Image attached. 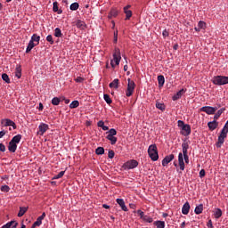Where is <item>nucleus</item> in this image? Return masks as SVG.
<instances>
[{
    "instance_id": "nucleus-1",
    "label": "nucleus",
    "mask_w": 228,
    "mask_h": 228,
    "mask_svg": "<svg viewBox=\"0 0 228 228\" xmlns=\"http://www.w3.org/2000/svg\"><path fill=\"white\" fill-rule=\"evenodd\" d=\"M20 140H22L21 134H17L12 137L8 145L9 152H15L17 151V143H20Z\"/></svg>"
},
{
    "instance_id": "nucleus-2",
    "label": "nucleus",
    "mask_w": 228,
    "mask_h": 228,
    "mask_svg": "<svg viewBox=\"0 0 228 228\" xmlns=\"http://www.w3.org/2000/svg\"><path fill=\"white\" fill-rule=\"evenodd\" d=\"M148 154L151 161H158V159H159V155L158 154V146H156V144H151L149 146Z\"/></svg>"
},
{
    "instance_id": "nucleus-3",
    "label": "nucleus",
    "mask_w": 228,
    "mask_h": 228,
    "mask_svg": "<svg viewBox=\"0 0 228 228\" xmlns=\"http://www.w3.org/2000/svg\"><path fill=\"white\" fill-rule=\"evenodd\" d=\"M178 126H182L181 134L183 136H190L191 134V126L188 124H184V121L178 120Z\"/></svg>"
},
{
    "instance_id": "nucleus-4",
    "label": "nucleus",
    "mask_w": 228,
    "mask_h": 228,
    "mask_svg": "<svg viewBox=\"0 0 228 228\" xmlns=\"http://www.w3.org/2000/svg\"><path fill=\"white\" fill-rule=\"evenodd\" d=\"M227 133H228V130L225 128H223L221 130V134L218 136V142H216L217 149H220V147L224 145V142H225V138H227Z\"/></svg>"
},
{
    "instance_id": "nucleus-5",
    "label": "nucleus",
    "mask_w": 228,
    "mask_h": 228,
    "mask_svg": "<svg viewBox=\"0 0 228 228\" xmlns=\"http://www.w3.org/2000/svg\"><path fill=\"white\" fill-rule=\"evenodd\" d=\"M127 89L126 92V97H131L133 95V93L134 92V87L136 86V84H134V81H133L131 78L127 79Z\"/></svg>"
},
{
    "instance_id": "nucleus-6",
    "label": "nucleus",
    "mask_w": 228,
    "mask_h": 228,
    "mask_svg": "<svg viewBox=\"0 0 228 228\" xmlns=\"http://www.w3.org/2000/svg\"><path fill=\"white\" fill-rule=\"evenodd\" d=\"M138 167V162L134 159H131L123 164V170H133V168H136Z\"/></svg>"
},
{
    "instance_id": "nucleus-7",
    "label": "nucleus",
    "mask_w": 228,
    "mask_h": 228,
    "mask_svg": "<svg viewBox=\"0 0 228 228\" xmlns=\"http://www.w3.org/2000/svg\"><path fill=\"white\" fill-rule=\"evenodd\" d=\"M214 85H228V77L216 76L213 78Z\"/></svg>"
},
{
    "instance_id": "nucleus-8",
    "label": "nucleus",
    "mask_w": 228,
    "mask_h": 228,
    "mask_svg": "<svg viewBox=\"0 0 228 228\" xmlns=\"http://www.w3.org/2000/svg\"><path fill=\"white\" fill-rule=\"evenodd\" d=\"M218 110L216 107L205 106L200 108V111L207 113V115H215V112Z\"/></svg>"
},
{
    "instance_id": "nucleus-9",
    "label": "nucleus",
    "mask_w": 228,
    "mask_h": 228,
    "mask_svg": "<svg viewBox=\"0 0 228 228\" xmlns=\"http://www.w3.org/2000/svg\"><path fill=\"white\" fill-rule=\"evenodd\" d=\"M1 124H3L4 127L11 126L12 127V129H17V125L15 124V122H13V120L10 118L2 119Z\"/></svg>"
},
{
    "instance_id": "nucleus-10",
    "label": "nucleus",
    "mask_w": 228,
    "mask_h": 228,
    "mask_svg": "<svg viewBox=\"0 0 228 228\" xmlns=\"http://www.w3.org/2000/svg\"><path fill=\"white\" fill-rule=\"evenodd\" d=\"M113 60L116 65H120V60H122V57L120 56V49L115 48V52L113 53Z\"/></svg>"
},
{
    "instance_id": "nucleus-11",
    "label": "nucleus",
    "mask_w": 228,
    "mask_h": 228,
    "mask_svg": "<svg viewBox=\"0 0 228 228\" xmlns=\"http://www.w3.org/2000/svg\"><path fill=\"white\" fill-rule=\"evenodd\" d=\"M39 131L37 132V134H39L40 136H44V134L46 131H49V125L45 124V123H41L38 126Z\"/></svg>"
},
{
    "instance_id": "nucleus-12",
    "label": "nucleus",
    "mask_w": 228,
    "mask_h": 228,
    "mask_svg": "<svg viewBox=\"0 0 228 228\" xmlns=\"http://www.w3.org/2000/svg\"><path fill=\"white\" fill-rule=\"evenodd\" d=\"M44 218H45V212H43V214L37 218L36 222H34L31 228L40 227L42 225V220H44Z\"/></svg>"
},
{
    "instance_id": "nucleus-13",
    "label": "nucleus",
    "mask_w": 228,
    "mask_h": 228,
    "mask_svg": "<svg viewBox=\"0 0 228 228\" xmlns=\"http://www.w3.org/2000/svg\"><path fill=\"white\" fill-rule=\"evenodd\" d=\"M178 165H179V168L180 170H184L185 166H184V155L183 153H179L178 154Z\"/></svg>"
},
{
    "instance_id": "nucleus-14",
    "label": "nucleus",
    "mask_w": 228,
    "mask_h": 228,
    "mask_svg": "<svg viewBox=\"0 0 228 228\" xmlns=\"http://www.w3.org/2000/svg\"><path fill=\"white\" fill-rule=\"evenodd\" d=\"M174 154L167 155L162 160V167H167L170 161H173Z\"/></svg>"
},
{
    "instance_id": "nucleus-15",
    "label": "nucleus",
    "mask_w": 228,
    "mask_h": 228,
    "mask_svg": "<svg viewBox=\"0 0 228 228\" xmlns=\"http://www.w3.org/2000/svg\"><path fill=\"white\" fill-rule=\"evenodd\" d=\"M186 93V90L184 89H181L180 91H178L173 97L172 100L173 101H179V99H181V97H183V95Z\"/></svg>"
},
{
    "instance_id": "nucleus-16",
    "label": "nucleus",
    "mask_w": 228,
    "mask_h": 228,
    "mask_svg": "<svg viewBox=\"0 0 228 228\" xmlns=\"http://www.w3.org/2000/svg\"><path fill=\"white\" fill-rule=\"evenodd\" d=\"M208 126L210 131H215V129L218 127V122L216 121V119H214L213 121L208 122Z\"/></svg>"
},
{
    "instance_id": "nucleus-17",
    "label": "nucleus",
    "mask_w": 228,
    "mask_h": 228,
    "mask_svg": "<svg viewBox=\"0 0 228 228\" xmlns=\"http://www.w3.org/2000/svg\"><path fill=\"white\" fill-rule=\"evenodd\" d=\"M116 202H117V204H118V206H120V208L123 211H127V207L126 206V201H124V200L117 199Z\"/></svg>"
},
{
    "instance_id": "nucleus-18",
    "label": "nucleus",
    "mask_w": 228,
    "mask_h": 228,
    "mask_svg": "<svg viewBox=\"0 0 228 228\" xmlns=\"http://www.w3.org/2000/svg\"><path fill=\"white\" fill-rule=\"evenodd\" d=\"M17 225H19V223H17V221H11L6 224L3 225L1 228H17Z\"/></svg>"
},
{
    "instance_id": "nucleus-19",
    "label": "nucleus",
    "mask_w": 228,
    "mask_h": 228,
    "mask_svg": "<svg viewBox=\"0 0 228 228\" xmlns=\"http://www.w3.org/2000/svg\"><path fill=\"white\" fill-rule=\"evenodd\" d=\"M182 213L183 215H188L190 213V203L185 202L182 208Z\"/></svg>"
},
{
    "instance_id": "nucleus-20",
    "label": "nucleus",
    "mask_w": 228,
    "mask_h": 228,
    "mask_svg": "<svg viewBox=\"0 0 228 228\" xmlns=\"http://www.w3.org/2000/svg\"><path fill=\"white\" fill-rule=\"evenodd\" d=\"M188 149H190V144L186 142L182 143V151H183V155L188 154Z\"/></svg>"
},
{
    "instance_id": "nucleus-21",
    "label": "nucleus",
    "mask_w": 228,
    "mask_h": 228,
    "mask_svg": "<svg viewBox=\"0 0 228 228\" xmlns=\"http://www.w3.org/2000/svg\"><path fill=\"white\" fill-rule=\"evenodd\" d=\"M76 26L78 28V29H86V23L81 20L77 21Z\"/></svg>"
},
{
    "instance_id": "nucleus-22",
    "label": "nucleus",
    "mask_w": 228,
    "mask_h": 228,
    "mask_svg": "<svg viewBox=\"0 0 228 228\" xmlns=\"http://www.w3.org/2000/svg\"><path fill=\"white\" fill-rule=\"evenodd\" d=\"M118 10L113 8L110 10L108 15V19H113V17H118Z\"/></svg>"
},
{
    "instance_id": "nucleus-23",
    "label": "nucleus",
    "mask_w": 228,
    "mask_h": 228,
    "mask_svg": "<svg viewBox=\"0 0 228 228\" xmlns=\"http://www.w3.org/2000/svg\"><path fill=\"white\" fill-rule=\"evenodd\" d=\"M155 106L158 110H160V111H165V110H167V106L165 105V103L159 102H156Z\"/></svg>"
},
{
    "instance_id": "nucleus-24",
    "label": "nucleus",
    "mask_w": 228,
    "mask_h": 228,
    "mask_svg": "<svg viewBox=\"0 0 228 228\" xmlns=\"http://www.w3.org/2000/svg\"><path fill=\"white\" fill-rule=\"evenodd\" d=\"M202 211H204V205H202V204L198 205L194 209V213L196 215H200V213H202Z\"/></svg>"
},
{
    "instance_id": "nucleus-25",
    "label": "nucleus",
    "mask_w": 228,
    "mask_h": 228,
    "mask_svg": "<svg viewBox=\"0 0 228 228\" xmlns=\"http://www.w3.org/2000/svg\"><path fill=\"white\" fill-rule=\"evenodd\" d=\"M28 211V207H20V211L18 213V216L20 218V216H24L26 212Z\"/></svg>"
},
{
    "instance_id": "nucleus-26",
    "label": "nucleus",
    "mask_w": 228,
    "mask_h": 228,
    "mask_svg": "<svg viewBox=\"0 0 228 228\" xmlns=\"http://www.w3.org/2000/svg\"><path fill=\"white\" fill-rule=\"evenodd\" d=\"M224 111H225V108H222L219 110H217V112L214 116V120H218V118H220V116L222 115V113H224Z\"/></svg>"
},
{
    "instance_id": "nucleus-27",
    "label": "nucleus",
    "mask_w": 228,
    "mask_h": 228,
    "mask_svg": "<svg viewBox=\"0 0 228 228\" xmlns=\"http://www.w3.org/2000/svg\"><path fill=\"white\" fill-rule=\"evenodd\" d=\"M106 139L110 141L111 145H115V143H117V137H115V135H107Z\"/></svg>"
},
{
    "instance_id": "nucleus-28",
    "label": "nucleus",
    "mask_w": 228,
    "mask_h": 228,
    "mask_svg": "<svg viewBox=\"0 0 228 228\" xmlns=\"http://www.w3.org/2000/svg\"><path fill=\"white\" fill-rule=\"evenodd\" d=\"M15 76L16 77H18V79H20V77H22V69H20V66L17 67L15 69Z\"/></svg>"
},
{
    "instance_id": "nucleus-29",
    "label": "nucleus",
    "mask_w": 228,
    "mask_h": 228,
    "mask_svg": "<svg viewBox=\"0 0 228 228\" xmlns=\"http://www.w3.org/2000/svg\"><path fill=\"white\" fill-rule=\"evenodd\" d=\"M110 88H118V78L114 79L110 85Z\"/></svg>"
},
{
    "instance_id": "nucleus-30",
    "label": "nucleus",
    "mask_w": 228,
    "mask_h": 228,
    "mask_svg": "<svg viewBox=\"0 0 228 228\" xmlns=\"http://www.w3.org/2000/svg\"><path fill=\"white\" fill-rule=\"evenodd\" d=\"M214 216L218 220L222 216V209L220 208H216L214 211Z\"/></svg>"
},
{
    "instance_id": "nucleus-31",
    "label": "nucleus",
    "mask_w": 228,
    "mask_h": 228,
    "mask_svg": "<svg viewBox=\"0 0 228 228\" xmlns=\"http://www.w3.org/2000/svg\"><path fill=\"white\" fill-rule=\"evenodd\" d=\"M153 225H156L157 228H165V222L164 221H155Z\"/></svg>"
},
{
    "instance_id": "nucleus-32",
    "label": "nucleus",
    "mask_w": 228,
    "mask_h": 228,
    "mask_svg": "<svg viewBox=\"0 0 228 228\" xmlns=\"http://www.w3.org/2000/svg\"><path fill=\"white\" fill-rule=\"evenodd\" d=\"M35 45H35V43H33V41H29L28 45L27 46V49H26V53H31V50L33 49V47H35Z\"/></svg>"
},
{
    "instance_id": "nucleus-33",
    "label": "nucleus",
    "mask_w": 228,
    "mask_h": 228,
    "mask_svg": "<svg viewBox=\"0 0 228 228\" xmlns=\"http://www.w3.org/2000/svg\"><path fill=\"white\" fill-rule=\"evenodd\" d=\"M30 42L40 44V36L37 34L32 35Z\"/></svg>"
},
{
    "instance_id": "nucleus-34",
    "label": "nucleus",
    "mask_w": 228,
    "mask_h": 228,
    "mask_svg": "<svg viewBox=\"0 0 228 228\" xmlns=\"http://www.w3.org/2000/svg\"><path fill=\"white\" fill-rule=\"evenodd\" d=\"M124 12L126 13V20H129L133 17V12L131 10H124Z\"/></svg>"
},
{
    "instance_id": "nucleus-35",
    "label": "nucleus",
    "mask_w": 228,
    "mask_h": 228,
    "mask_svg": "<svg viewBox=\"0 0 228 228\" xmlns=\"http://www.w3.org/2000/svg\"><path fill=\"white\" fill-rule=\"evenodd\" d=\"M159 86H163L165 85V77L163 75L158 76Z\"/></svg>"
},
{
    "instance_id": "nucleus-36",
    "label": "nucleus",
    "mask_w": 228,
    "mask_h": 228,
    "mask_svg": "<svg viewBox=\"0 0 228 228\" xmlns=\"http://www.w3.org/2000/svg\"><path fill=\"white\" fill-rule=\"evenodd\" d=\"M53 12H56L59 15L63 12V11L58 9V2H53Z\"/></svg>"
},
{
    "instance_id": "nucleus-37",
    "label": "nucleus",
    "mask_w": 228,
    "mask_h": 228,
    "mask_svg": "<svg viewBox=\"0 0 228 228\" xmlns=\"http://www.w3.org/2000/svg\"><path fill=\"white\" fill-rule=\"evenodd\" d=\"M60 102H61V100L60 98H58V97H53L52 99V104L53 106H58L60 104Z\"/></svg>"
},
{
    "instance_id": "nucleus-38",
    "label": "nucleus",
    "mask_w": 228,
    "mask_h": 228,
    "mask_svg": "<svg viewBox=\"0 0 228 228\" xmlns=\"http://www.w3.org/2000/svg\"><path fill=\"white\" fill-rule=\"evenodd\" d=\"M78 107H79V102H78V101H73V102L69 104L70 110H74L75 108H78Z\"/></svg>"
},
{
    "instance_id": "nucleus-39",
    "label": "nucleus",
    "mask_w": 228,
    "mask_h": 228,
    "mask_svg": "<svg viewBox=\"0 0 228 228\" xmlns=\"http://www.w3.org/2000/svg\"><path fill=\"white\" fill-rule=\"evenodd\" d=\"M63 34H61V29H60V28H56L54 30V37H56L57 38H60L62 37Z\"/></svg>"
},
{
    "instance_id": "nucleus-40",
    "label": "nucleus",
    "mask_w": 228,
    "mask_h": 228,
    "mask_svg": "<svg viewBox=\"0 0 228 228\" xmlns=\"http://www.w3.org/2000/svg\"><path fill=\"white\" fill-rule=\"evenodd\" d=\"M95 154H97L98 156H102V154H104V148L103 147H98L95 150Z\"/></svg>"
},
{
    "instance_id": "nucleus-41",
    "label": "nucleus",
    "mask_w": 228,
    "mask_h": 228,
    "mask_svg": "<svg viewBox=\"0 0 228 228\" xmlns=\"http://www.w3.org/2000/svg\"><path fill=\"white\" fill-rule=\"evenodd\" d=\"M103 99L105 102H107V104H111V102H113V101L110 97V94H103Z\"/></svg>"
},
{
    "instance_id": "nucleus-42",
    "label": "nucleus",
    "mask_w": 228,
    "mask_h": 228,
    "mask_svg": "<svg viewBox=\"0 0 228 228\" xmlns=\"http://www.w3.org/2000/svg\"><path fill=\"white\" fill-rule=\"evenodd\" d=\"M69 8L72 12H76V10H77L79 8V4L78 3H73V4H70Z\"/></svg>"
},
{
    "instance_id": "nucleus-43",
    "label": "nucleus",
    "mask_w": 228,
    "mask_h": 228,
    "mask_svg": "<svg viewBox=\"0 0 228 228\" xmlns=\"http://www.w3.org/2000/svg\"><path fill=\"white\" fill-rule=\"evenodd\" d=\"M107 136H117V130L115 128H111L107 132Z\"/></svg>"
},
{
    "instance_id": "nucleus-44",
    "label": "nucleus",
    "mask_w": 228,
    "mask_h": 228,
    "mask_svg": "<svg viewBox=\"0 0 228 228\" xmlns=\"http://www.w3.org/2000/svg\"><path fill=\"white\" fill-rule=\"evenodd\" d=\"M2 79L3 81H5L8 85H10V77H8V74L3 73Z\"/></svg>"
},
{
    "instance_id": "nucleus-45",
    "label": "nucleus",
    "mask_w": 228,
    "mask_h": 228,
    "mask_svg": "<svg viewBox=\"0 0 228 228\" xmlns=\"http://www.w3.org/2000/svg\"><path fill=\"white\" fill-rule=\"evenodd\" d=\"M143 222H147L148 224H152L154 222V219L149 216H144L142 218Z\"/></svg>"
},
{
    "instance_id": "nucleus-46",
    "label": "nucleus",
    "mask_w": 228,
    "mask_h": 228,
    "mask_svg": "<svg viewBox=\"0 0 228 228\" xmlns=\"http://www.w3.org/2000/svg\"><path fill=\"white\" fill-rule=\"evenodd\" d=\"M65 175V171H61L58 175H55L53 179H61V176Z\"/></svg>"
},
{
    "instance_id": "nucleus-47",
    "label": "nucleus",
    "mask_w": 228,
    "mask_h": 228,
    "mask_svg": "<svg viewBox=\"0 0 228 228\" xmlns=\"http://www.w3.org/2000/svg\"><path fill=\"white\" fill-rule=\"evenodd\" d=\"M198 27L200 28V29H206V22L202 20L199 21Z\"/></svg>"
},
{
    "instance_id": "nucleus-48",
    "label": "nucleus",
    "mask_w": 228,
    "mask_h": 228,
    "mask_svg": "<svg viewBox=\"0 0 228 228\" xmlns=\"http://www.w3.org/2000/svg\"><path fill=\"white\" fill-rule=\"evenodd\" d=\"M108 158L110 159H113L115 158V151H113V150H110L109 153H108Z\"/></svg>"
},
{
    "instance_id": "nucleus-49",
    "label": "nucleus",
    "mask_w": 228,
    "mask_h": 228,
    "mask_svg": "<svg viewBox=\"0 0 228 228\" xmlns=\"http://www.w3.org/2000/svg\"><path fill=\"white\" fill-rule=\"evenodd\" d=\"M1 191H5L6 193H8V191H10V186L8 185H3L1 187Z\"/></svg>"
},
{
    "instance_id": "nucleus-50",
    "label": "nucleus",
    "mask_w": 228,
    "mask_h": 228,
    "mask_svg": "<svg viewBox=\"0 0 228 228\" xmlns=\"http://www.w3.org/2000/svg\"><path fill=\"white\" fill-rule=\"evenodd\" d=\"M46 40L49 42V44H51V45H53V44H54V40H53V36L52 35H48L46 37Z\"/></svg>"
},
{
    "instance_id": "nucleus-51",
    "label": "nucleus",
    "mask_w": 228,
    "mask_h": 228,
    "mask_svg": "<svg viewBox=\"0 0 228 228\" xmlns=\"http://www.w3.org/2000/svg\"><path fill=\"white\" fill-rule=\"evenodd\" d=\"M137 215H139L141 220H143V217L145 216V213L142 210H137Z\"/></svg>"
},
{
    "instance_id": "nucleus-52",
    "label": "nucleus",
    "mask_w": 228,
    "mask_h": 228,
    "mask_svg": "<svg viewBox=\"0 0 228 228\" xmlns=\"http://www.w3.org/2000/svg\"><path fill=\"white\" fill-rule=\"evenodd\" d=\"M75 81L76 83H83V81H85V78L77 77V78H75Z\"/></svg>"
},
{
    "instance_id": "nucleus-53",
    "label": "nucleus",
    "mask_w": 228,
    "mask_h": 228,
    "mask_svg": "<svg viewBox=\"0 0 228 228\" xmlns=\"http://www.w3.org/2000/svg\"><path fill=\"white\" fill-rule=\"evenodd\" d=\"M118 40V31L114 32V42L117 44Z\"/></svg>"
},
{
    "instance_id": "nucleus-54",
    "label": "nucleus",
    "mask_w": 228,
    "mask_h": 228,
    "mask_svg": "<svg viewBox=\"0 0 228 228\" xmlns=\"http://www.w3.org/2000/svg\"><path fill=\"white\" fill-rule=\"evenodd\" d=\"M183 159L187 165L190 163V157H188V154L183 155Z\"/></svg>"
},
{
    "instance_id": "nucleus-55",
    "label": "nucleus",
    "mask_w": 228,
    "mask_h": 228,
    "mask_svg": "<svg viewBox=\"0 0 228 228\" xmlns=\"http://www.w3.org/2000/svg\"><path fill=\"white\" fill-rule=\"evenodd\" d=\"M205 175H206V170L201 169L200 171V179H202V177H204Z\"/></svg>"
},
{
    "instance_id": "nucleus-56",
    "label": "nucleus",
    "mask_w": 228,
    "mask_h": 228,
    "mask_svg": "<svg viewBox=\"0 0 228 228\" xmlns=\"http://www.w3.org/2000/svg\"><path fill=\"white\" fill-rule=\"evenodd\" d=\"M6 151V146H4V144L0 143V151L1 152H4Z\"/></svg>"
},
{
    "instance_id": "nucleus-57",
    "label": "nucleus",
    "mask_w": 228,
    "mask_h": 228,
    "mask_svg": "<svg viewBox=\"0 0 228 228\" xmlns=\"http://www.w3.org/2000/svg\"><path fill=\"white\" fill-rule=\"evenodd\" d=\"M162 35H163L164 38H167V37H168V35H169L168 30L164 29L162 32Z\"/></svg>"
},
{
    "instance_id": "nucleus-58",
    "label": "nucleus",
    "mask_w": 228,
    "mask_h": 228,
    "mask_svg": "<svg viewBox=\"0 0 228 228\" xmlns=\"http://www.w3.org/2000/svg\"><path fill=\"white\" fill-rule=\"evenodd\" d=\"M97 126H98V127H103V126H104V121H102V120H100L98 123H97Z\"/></svg>"
},
{
    "instance_id": "nucleus-59",
    "label": "nucleus",
    "mask_w": 228,
    "mask_h": 228,
    "mask_svg": "<svg viewBox=\"0 0 228 228\" xmlns=\"http://www.w3.org/2000/svg\"><path fill=\"white\" fill-rule=\"evenodd\" d=\"M207 225L208 228H213V222L209 220Z\"/></svg>"
},
{
    "instance_id": "nucleus-60",
    "label": "nucleus",
    "mask_w": 228,
    "mask_h": 228,
    "mask_svg": "<svg viewBox=\"0 0 228 228\" xmlns=\"http://www.w3.org/2000/svg\"><path fill=\"white\" fill-rule=\"evenodd\" d=\"M4 134H6V132L4 130L0 131V138H3V136H4Z\"/></svg>"
},
{
    "instance_id": "nucleus-61",
    "label": "nucleus",
    "mask_w": 228,
    "mask_h": 228,
    "mask_svg": "<svg viewBox=\"0 0 228 228\" xmlns=\"http://www.w3.org/2000/svg\"><path fill=\"white\" fill-rule=\"evenodd\" d=\"M102 208H104V209H110V205L103 204Z\"/></svg>"
},
{
    "instance_id": "nucleus-62",
    "label": "nucleus",
    "mask_w": 228,
    "mask_h": 228,
    "mask_svg": "<svg viewBox=\"0 0 228 228\" xmlns=\"http://www.w3.org/2000/svg\"><path fill=\"white\" fill-rule=\"evenodd\" d=\"M44 110V105L42 103H39V111H42Z\"/></svg>"
},
{
    "instance_id": "nucleus-63",
    "label": "nucleus",
    "mask_w": 228,
    "mask_h": 228,
    "mask_svg": "<svg viewBox=\"0 0 228 228\" xmlns=\"http://www.w3.org/2000/svg\"><path fill=\"white\" fill-rule=\"evenodd\" d=\"M103 131H108V129H110V127L106 126H103L102 128Z\"/></svg>"
},
{
    "instance_id": "nucleus-64",
    "label": "nucleus",
    "mask_w": 228,
    "mask_h": 228,
    "mask_svg": "<svg viewBox=\"0 0 228 228\" xmlns=\"http://www.w3.org/2000/svg\"><path fill=\"white\" fill-rule=\"evenodd\" d=\"M223 129H227V131H228V120H227V122L225 123V125H224V126Z\"/></svg>"
}]
</instances>
